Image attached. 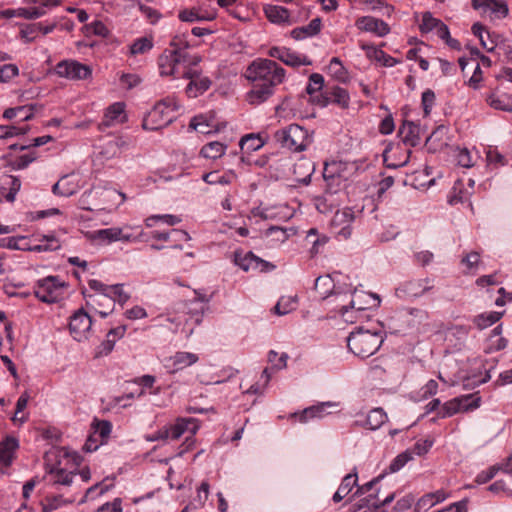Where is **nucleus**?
Wrapping results in <instances>:
<instances>
[{"mask_svg": "<svg viewBox=\"0 0 512 512\" xmlns=\"http://www.w3.org/2000/svg\"><path fill=\"white\" fill-rule=\"evenodd\" d=\"M181 77L189 80L185 87V93L189 98H196L204 94L212 85L211 79L203 75L196 66H188L184 69Z\"/></svg>", "mask_w": 512, "mask_h": 512, "instance_id": "6e6552de", "label": "nucleus"}, {"mask_svg": "<svg viewBox=\"0 0 512 512\" xmlns=\"http://www.w3.org/2000/svg\"><path fill=\"white\" fill-rule=\"evenodd\" d=\"M340 202L341 200L339 196L328 193L324 190L322 195H318L313 198L316 210L322 214L331 213L333 209L340 205Z\"/></svg>", "mask_w": 512, "mask_h": 512, "instance_id": "a878e982", "label": "nucleus"}, {"mask_svg": "<svg viewBox=\"0 0 512 512\" xmlns=\"http://www.w3.org/2000/svg\"><path fill=\"white\" fill-rule=\"evenodd\" d=\"M359 29L374 33L379 37H384L390 32L389 25L382 19L372 16H363L357 21Z\"/></svg>", "mask_w": 512, "mask_h": 512, "instance_id": "4be33fe9", "label": "nucleus"}, {"mask_svg": "<svg viewBox=\"0 0 512 512\" xmlns=\"http://www.w3.org/2000/svg\"><path fill=\"white\" fill-rule=\"evenodd\" d=\"M486 102L496 110L512 111V98L505 93H491L486 96Z\"/></svg>", "mask_w": 512, "mask_h": 512, "instance_id": "f704fd0d", "label": "nucleus"}, {"mask_svg": "<svg viewBox=\"0 0 512 512\" xmlns=\"http://www.w3.org/2000/svg\"><path fill=\"white\" fill-rule=\"evenodd\" d=\"M179 103L174 97H166L158 101L144 116L142 127L145 130L156 131L168 126L177 118Z\"/></svg>", "mask_w": 512, "mask_h": 512, "instance_id": "7ed1b4c3", "label": "nucleus"}, {"mask_svg": "<svg viewBox=\"0 0 512 512\" xmlns=\"http://www.w3.org/2000/svg\"><path fill=\"white\" fill-rule=\"evenodd\" d=\"M335 405L336 404L333 402H321L317 405L305 408L299 414L295 413L294 416H297L300 422L306 423L310 419L323 418L325 415L329 414L327 409Z\"/></svg>", "mask_w": 512, "mask_h": 512, "instance_id": "c85d7f7f", "label": "nucleus"}, {"mask_svg": "<svg viewBox=\"0 0 512 512\" xmlns=\"http://www.w3.org/2000/svg\"><path fill=\"white\" fill-rule=\"evenodd\" d=\"M274 137L282 147L293 152L304 151L311 142L308 131L298 124H290L276 131Z\"/></svg>", "mask_w": 512, "mask_h": 512, "instance_id": "423d86ee", "label": "nucleus"}, {"mask_svg": "<svg viewBox=\"0 0 512 512\" xmlns=\"http://www.w3.org/2000/svg\"><path fill=\"white\" fill-rule=\"evenodd\" d=\"M126 103L123 101L115 102L109 105L104 112V116L99 126L100 129L115 127L127 120Z\"/></svg>", "mask_w": 512, "mask_h": 512, "instance_id": "dca6fc26", "label": "nucleus"}, {"mask_svg": "<svg viewBox=\"0 0 512 512\" xmlns=\"http://www.w3.org/2000/svg\"><path fill=\"white\" fill-rule=\"evenodd\" d=\"M297 308V296H282L274 306V312L283 316Z\"/></svg>", "mask_w": 512, "mask_h": 512, "instance_id": "49530a36", "label": "nucleus"}, {"mask_svg": "<svg viewBox=\"0 0 512 512\" xmlns=\"http://www.w3.org/2000/svg\"><path fill=\"white\" fill-rule=\"evenodd\" d=\"M456 399L459 404V409L462 412L473 411L479 408L481 404V397L479 396L478 392L467 395H461L459 397H456Z\"/></svg>", "mask_w": 512, "mask_h": 512, "instance_id": "79ce46f5", "label": "nucleus"}, {"mask_svg": "<svg viewBox=\"0 0 512 512\" xmlns=\"http://www.w3.org/2000/svg\"><path fill=\"white\" fill-rule=\"evenodd\" d=\"M64 287L57 276H48L36 282L34 295L43 303H55L59 300Z\"/></svg>", "mask_w": 512, "mask_h": 512, "instance_id": "9d476101", "label": "nucleus"}, {"mask_svg": "<svg viewBox=\"0 0 512 512\" xmlns=\"http://www.w3.org/2000/svg\"><path fill=\"white\" fill-rule=\"evenodd\" d=\"M216 17L214 12H202L199 8L181 10L178 18L183 22L212 21Z\"/></svg>", "mask_w": 512, "mask_h": 512, "instance_id": "2f4dec72", "label": "nucleus"}, {"mask_svg": "<svg viewBox=\"0 0 512 512\" xmlns=\"http://www.w3.org/2000/svg\"><path fill=\"white\" fill-rule=\"evenodd\" d=\"M355 220V214L353 208L345 207L342 210L336 211L332 218V226L334 228H340L337 231V235L344 239H348L352 234V223Z\"/></svg>", "mask_w": 512, "mask_h": 512, "instance_id": "a211bd4d", "label": "nucleus"}, {"mask_svg": "<svg viewBox=\"0 0 512 512\" xmlns=\"http://www.w3.org/2000/svg\"><path fill=\"white\" fill-rule=\"evenodd\" d=\"M285 69L270 59L258 58L250 63L246 78L252 83L278 86L285 79Z\"/></svg>", "mask_w": 512, "mask_h": 512, "instance_id": "f03ea898", "label": "nucleus"}, {"mask_svg": "<svg viewBox=\"0 0 512 512\" xmlns=\"http://www.w3.org/2000/svg\"><path fill=\"white\" fill-rule=\"evenodd\" d=\"M37 6L23 7L18 9L17 15L25 19H38L46 14V8L60 5L61 0H33Z\"/></svg>", "mask_w": 512, "mask_h": 512, "instance_id": "412c9836", "label": "nucleus"}, {"mask_svg": "<svg viewBox=\"0 0 512 512\" xmlns=\"http://www.w3.org/2000/svg\"><path fill=\"white\" fill-rule=\"evenodd\" d=\"M355 298L351 299L348 304H344L339 307L338 312L342 317H345L349 312V309L356 308L358 311L373 309L380 306L381 300L379 295L374 293H361V295H357L356 293H352Z\"/></svg>", "mask_w": 512, "mask_h": 512, "instance_id": "ddd939ff", "label": "nucleus"}, {"mask_svg": "<svg viewBox=\"0 0 512 512\" xmlns=\"http://www.w3.org/2000/svg\"><path fill=\"white\" fill-rule=\"evenodd\" d=\"M175 370H181L185 367L191 366L198 361V356L191 352H176L171 358Z\"/></svg>", "mask_w": 512, "mask_h": 512, "instance_id": "a18cd8bd", "label": "nucleus"}, {"mask_svg": "<svg viewBox=\"0 0 512 512\" xmlns=\"http://www.w3.org/2000/svg\"><path fill=\"white\" fill-rule=\"evenodd\" d=\"M208 301L209 299L203 295L198 296L194 301L191 302V304L195 305V307L189 309L190 320L193 321L195 325L201 324L204 316L203 303H207Z\"/></svg>", "mask_w": 512, "mask_h": 512, "instance_id": "8fccbe9b", "label": "nucleus"}, {"mask_svg": "<svg viewBox=\"0 0 512 512\" xmlns=\"http://www.w3.org/2000/svg\"><path fill=\"white\" fill-rule=\"evenodd\" d=\"M268 54L270 57L276 58L291 67L309 66L312 64V61L306 55L296 53L286 47H271Z\"/></svg>", "mask_w": 512, "mask_h": 512, "instance_id": "2eb2a0df", "label": "nucleus"}, {"mask_svg": "<svg viewBox=\"0 0 512 512\" xmlns=\"http://www.w3.org/2000/svg\"><path fill=\"white\" fill-rule=\"evenodd\" d=\"M367 55L381 63L384 67H393L398 63L394 57L373 46L367 47Z\"/></svg>", "mask_w": 512, "mask_h": 512, "instance_id": "c03bdc74", "label": "nucleus"}, {"mask_svg": "<svg viewBox=\"0 0 512 512\" xmlns=\"http://www.w3.org/2000/svg\"><path fill=\"white\" fill-rule=\"evenodd\" d=\"M154 47V37L145 35L133 40L130 44V56L144 55L149 53Z\"/></svg>", "mask_w": 512, "mask_h": 512, "instance_id": "72a5a7b5", "label": "nucleus"}, {"mask_svg": "<svg viewBox=\"0 0 512 512\" xmlns=\"http://www.w3.org/2000/svg\"><path fill=\"white\" fill-rule=\"evenodd\" d=\"M410 460H412V455L409 451H404L398 454L390 463L388 467V471L390 473L398 472L402 469Z\"/></svg>", "mask_w": 512, "mask_h": 512, "instance_id": "69168bd1", "label": "nucleus"}, {"mask_svg": "<svg viewBox=\"0 0 512 512\" xmlns=\"http://www.w3.org/2000/svg\"><path fill=\"white\" fill-rule=\"evenodd\" d=\"M433 288L432 280L430 278L412 279L404 282L397 288L398 296L408 298H417Z\"/></svg>", "mask_w": 512, "mask_h": 512, "instance_id": "f3484780", "label": "nucleus"}, {"mask_svg": "<svg viewBox=\"0 0 512 512\" xmlns=\"http://www.w3.org/2000/svg\"><path fill=\"white\" fill-rule=\"evenodd\" d=\"M344 164L333 161L326 163L323 169L322 177L324 180L323 190L338 196L344 187L346 177L343 174Z\"/></svg>", "mask_w": 512, "mask_h": 512, "instance_id": "1a4fd4ad", "label": "nucleus"}, {"mask_svg": "<svg viewBox=\"0 0 512 512\" xmlns=\"http://www.w3.org/2000/svg\"><path fill=\"white\" fill-rule=\"evenodd\" d=\"M388 419V416L386 412L380 408H373L371 409L364 422L355 421V425L364 426L370 430H377L379 429Z\"/></svg>", "mask_w": 512, "mask_h": 512, "instance_id": "c756f323", "label": "nucleus"}, {"mask_svg": "<svg viewBox=\"0 0 512 512\" xmlns=\"http://www.w3.org/2000/svg\"><path fill=\"white\" fill-rule=\"evenodd\" d=\"M161 221L168 226H174L181 222V218L172 214L152 215L146 219V225L152 227L155 222Z\"/></svg>", "mask_w": 512, "mask_h": 512, "instance_id": "e2e57ef3", "label": "nucleus"}, {"mask_svg": "<svg viewBox=\"0 0 512 512\" xmlns=\"http://www.w3.org/2000/svg\"><path fill=\"white\" fill-rule=\"evenodd\" d=\"M20 188L21 181L16 176L8 175L2 181V189L8 190V192L4 195L6 201L8 202H13L15 200L16 195Z\"/></svg>", "mask_w": 512, "mask_h": 512, "instance_id": "37998d69", "label": "nucleus"}, {"mask_svg": "<svg viewBox=\"0 0 512 512\" xmlns=\"http://www.w3.org/2000/svg\"><path fill=\"white\" fill-rule=\"evenodd\" d=\"M125 331H126V326L125 325H120L116 328H113L111 329L107 335H106V339L105 341L102 342L101 344V351L100 353H104V354H108L110 353L113 348H114V345L117 341V339H120L124 336L125 334Z\"/></svg>", "mask_w": 512, "mask_h": 512, "instance_id": "58836bf2", "label": "nucleus"}, {"mask_svg": "<svg viewBox=\"0 0 512 512\" xmlns=\"http://www.w3.org/2000/svg\"><path fill=\"white\" fill-rule=\"evenodd\" d=\"M436 96L433 90L426 89L421 96V106L423 108L424 116L427 117L431 114L432 108L435 105Z\"/></svg>", "mask_w": 512, "mask_h": 512, "instance_id": "338daca9", "label": "nucleus"}, {"mask_svg": "<svg viewBox=\"0 0 512 512\" xmlns=\"http://www.w3.org/2000/svg\"><path fill=\"white\" fill-rule=\"evenodd\" d=\"M227 146L218 141H212L205 144L201 150L200 155L207 159H218L225 154Z\"/></svg>", "mask_w": 512, "mask_h": 512, "instance_id": "ea45409f", "label": "nucleus"}, {"mask_svg": "<svg viewBox=\"0 0 512 512\" xmlns=\"http://www.w3.org/2000/svg\"><path fill=\"white\" fill-rule=\"evenodd\" d=\"M170 45L173 49H165L158 58L159 71L162 76L181 77L184 69L188 66H197L201 62V56L191 55L187 52L189 48L187 41L176 36Z\"/></svg>", "mask_w": 512, "mask_h": 512, "instance_id": "f257e3e1", "label": "nucleus"}, {"mask_svg": "<svg viewBox=\"0 0 512 512\" xmlns=\"http://www.w3.org/2000/svg\"><path fill=\"white\" fill-rule=\"evenodd\" d=\"M234 263L245 272L252 270L264 272L274 268V265L256 256L253 252L243 253L242 251H235Z\"/></svg>", "mask_w": 512, "mask_h": 512, "instance_id": "4468645a", "label": "nucleus"}, {"mask_svg": "<svg viewBox=\"0 0 512 512\" xmlns=\"http://www.w3.org/2000/svg\"><path fill=\"white\" fill-rule=\"evenodd\" d=\"M504 315V311L497 312V311H490L486 313H481L479 315H476L473 318V324L479 329L483 330L486 329L496 322H498L502 316Z\"/></svg>", "mask_w": 512, "mask_h": 512, "instance_id": "c9c22d12", "label": "nucleus"}, {"mask_svg": "<svg viewBox=\"0 0 512 512\" xmlns=\"http://www.w3.org/2000/svg\"><path fill=\"white\" fill-rule=\"evenodd\" d=\"M324 77L319 73H312L309 76V81L306 86V92L311 97V101L313 102V97H315L317 92H322L324 87Z\"/></svg>", "mask_w": 512, "mask_h": 512, "instance_id": "3c124183", "label": "nucleus"}, {"mask_svg": "<svg viewBox=\"0 0 512 512\" xmlns=\"http://www.w3.org/2000/svg\"><path fill=\"white\" fill-rule=\"evenodd\" d=\"M197 426L194 423L193 419H184L180 418L176 421L175 424L171 425L169 428H166L164 431H160L158 436L154 439H179L183 433L187 430H190L192 433H195Z\"/></svg>", "mask_w": 512, "mask_h": 512, "instance_id": "aec40b11", "label": "nucleus"}, {"mask_svg": "<svg viewBox=\"0 0 512 512\" xmlns=\"http://www.w3.org/2000/svg\"><path fill=\"white\" fill-rule=\"evenodd\" d=\"M54 475V485L70 486L73 483V477L75 472H66L62 468H52L49 472Z\"/></svg>", "mask_w": 512, "mask_h": 512, "instance_id": "4d7b16f0", "label": "nucleus"}, {"mask_svg": "<svg viewBox=\"0 0 512 512\" xmlns=\"http://www.w3.org/2000/svg\"><path fill=\"white\" fill-rule=\"evenodd\" d=\"M188 128L201 134H210L212 132V125L208 122L207 117L204 115L194 116L191 119Z\"/></svg>", "mask_w": 512, "mask_h": 512, "instance_id": "864d4df0", "label": "nucleus"}, {"mask_svg": "<svg viewBox=\"0 0 512 512\" xmlns=\"http://www.w3.org/2000/svg\"><path fill=\"white\" fill-rule=\"evenodd\" d=\"M384 342L381 331L365 330L362 327L352 331L347 338L348 349L360 358L375 354Z\"/></svg>", "mask_w": 512, "mask_h": 512, "instance_id": "20e7f679", "label": "nucleus"}, {"mask_svg": "<svg viewBox=\"0 0 512 512\" xmlns=\"http://www.w3.org/2000/svg\"><path fill=\"white\" fill-rule=\"evenodd\" d=\"M42 29V23H32L22 26L20 36L26 43H31L35 40L36 34Z\"/></svg>", "mask_w": 512, "mask_h": 512, "instance_id": "0e129e2a", "label": "nucleus"}, {"mask_svg": "<svg viewBox=\"0 0 512 512\" xmlns=\"http://www.w3.org/2000/svg\"><path fill=\"white\" fill-rule=\"evenodd\" d=\"M38 240L40 243L31 247V251L47 252L56 251L61 248L60 241L55 237L54 234L39 235Z\"/></svg>", "mask_w": 512, "mask_h": 512, "instance_id": "e433bc0d", "label": "nucleus"}, {"mask_svg": "<svg viewBox=\"0 0 512 512\" xmlns=\"http://www.w3.org/2000/svg\"><path fill=\"white\" fill-rule=\"evenodd\" d=\"M53 72L60 78L70 81L88 80L92 78V68L74 59H64L58 62Z\"/></svg>", "mask_w": 512, "mask_h": 512, "instance_id": "0eeeda50", "label": "nucleus"}, {"mask_svg": "<svg viewBox=\"0 0 512 512\" xmlns=\"http://www.w3.org/2000/svg\"><path fill=\"white\" fill-rule=\"evenodd\" d=\"M112 425L109 421L102 420L92 424V432L100 439V444L105 442V439L111 433Z\"/></svg>", "mask_w": 512, "mask_h": 512, "instance_id": "bf43d9fd", "label": "nucleus"}, {"mask_svg": "<svg viewBox=\"0 0 512 512\" xmlns=\"http://www.w3.org/2000/svg\"><path fill=\"white\" fill-rule=\"evenodd\" d=\"M72 503V499H64L62 495L47 496L45 500L41 502L42 512H53L62 506Z\"/></svg>", "mask_w": 512, "mask_h": 512, "instance_id": "09e8293b", "label": "nucleus"}, {"mask_svg": "<svg viewBox=\"0 0 512 512\" xmlns=\"http://www.w3.org/2000/svg\"><path fill=\"white\" fill-rule=\"evenodd\" d=\"M234 177L233 173H226L224 175L219 176L217 172L212 171L202 175V180L209 185H228L231 183L232 178Z\"/></svg>", "mask_w": 512, "mask_h": 512, "instance_id": "5fc2aeb1", "label": "nucleus"}, {"mask_svg": "<svg viewBox=\"0 0 512 512\" xmlns=\"http://www.w3.org/2000/svg\"><path fill=\"white\" fill-rule=\"evenodd\" d=\"M322 28V20L319 17H316L310 21L308 25L296 27L291 32L290 35L294 40H304L306 38L313 37L320 33Z\"/></svg>", "mask_w": 512, "mask_h": 512, "instance_id": "cd10ccee", "label": "nucleus"}, {"mask_svg": "<svg viewBox=\"0 0 512 512\" xmlns=\"http://www.w3.org/2000/svg\"><path fill=\"white\" fill-rule=\"evenodd\" d=\"M19 75V68L15 64L0 65V83H5Z\"/></svg>", "mask_w": 512, "mask_h": 512, "instance_id": "774afa93", "label": "nucleus"}, {"mask_svg": "<svg viewBox=\"0 0 512 512\" xmlns=\"http://www.w3.org/2000/svg\"><path fill=\"white\" fill-rule=\"evenodd\" d=\"M358 482V473L357 468L354 467L351 473L344 476L341 481V484L338 487V490L345 495H348L354 486H357Z\"/></svg>", "mask_w": 512, "mask_h": 512, "instance_id": "13d9d810", "label": "nucleus"}, {"mask_svg": "<svg viewBox=\"0 0 512 512\" xmlns=\"http://www.w3.org/2000/svg\"><path fill=\"white\" fill-rule=\"evenodd\" d=\"M92 326V319L90 315L83 309L80 308L73 313L70 317L69 330L72 337L76 341H82L88 338Z\"/></svg>", "mask_w": 512, "mask_h": 512, "instance_id": "f8f14e48", "label": "nucleus"}, {"mask_svg": "<svg viewBox=\"0 0 512 512\" xmlns=\"http://www.w3.org/2000/svg\"><path fill=\"white\" fill-rule=\"evenodd\" d=\"M399 134L405 145L415 147L420 141V126L411 121H404L400 127Z\"/></svg>", "mask_w": 512, "mask_h": 512, "instance_id": "bb28decb", "label": "nucleus"}, {"mask_svg": "<svg viewBox=\"0 0 512 512\" xmlns=\"http://www.w3.org/2000/svg\"><path fill=\"white\" fill-rule=\"evenodd\" d=\"M341 276V273L334 272L332 275L328 274L316 278L314 288L323 300L332 296L341 297L356 293V288L353 289L351 283L340 282L339 278Z\"/></svg>", "mask_w": 512, "mask_h": 512, "instance_id": "39448f33", "label": "nucleus"}, {"mask_svg": "<svg viewBox=\"0 0 512 512\" xmlns=\"http://www.w3.org/2000/svg\"><path fill=\"white\" fill-rule=\"evenodd\" d=\"M313 103L320 107L335 104L342 109H347L350 104L348 91L340 86H327L321 93L313 97Z\"/></svg>", "mask_w": 512, "mask_h": 512, "instance_id": "9b49d317", "label": "nucleus"}, {"mask_svg": "<svg viewBox=\"0 0 512 512\" xmlns=\"http://www.w3.org/2000/svg\"><path fill=\"white\" fill-rule=\"evenodd\" d=\"M265 144V141L259 134H247L239 141L241 150L250 153L259 150Z\"/></svg>", "mask_w": 512, "mask_h": 512, "instance_id": "a19ab883", "label": "nucleus"}, {"mask_svg": "<svg viewBox=\"0 0 512 512\" xmlns=\"http://www.w3.org/2000/svg\"><path fill=\"white\" fill-rule=\"evenodd\" d=\"M88 286L90 289L94 290L97 292L96 295H86L84 293V296L85 298L87 299V304L88 305H94V304H100V305H103V300H109L107 297H106V288L108 287V285L102 283L101 281L99 280H96V279H91L88 281Z\"/></svg>", "mask_w": 512, "mask_h": 512, "instance_id": "473e14b6", "label": "nucleus"}, {"mask_svg": "<svg viewBox=\"0 0 512 512\" xmlns=\"http://www.w3.org/2000/svg\"><path fill=\"white\" fill-rule=\"evenodd\" d=\"M18 448L19 441L13 436H6L2 441H0V466L6 468L10 467Z\"/></svg>", "mask_w": 512, "mask_h": 512, "instance_id": "393cba45", "label": "nucleus"}, {"mask_svg": "<svg viewBox=\"0 0 512 512\" xmlns=\"http://www.w3.org/2000/svg\"><path fill=\"white\" fill-rule=\"evenodd\" d=\"M263 12L266 18L273 24L277 25H292L290 11L282 6L265 4L263 6Z\"/></svg>", "mask_w": 512, "mask_h": 512, "instance_id": "5701e85b", "label": "nucleus"}, {"mask_svg": "<svg viewBox=\"0 0 512 512\" xmlns=\"http://www.w3.org/2000/svg\"><path fill=\"white\" fill-rule=\"evenodd\" d=\"M155 381L156 379L152 375H143L135 378L132 383L137 386V389L130 391V398H133L134 396L140 397L143 395L146 389H151L153 387Z\"/></svg>", "mask_w": 512, "mask_h": 512, "instance_id": "de8ad7c7", "label": "nucleus"}, {"mask_svg": "<svg viewBox=\"0 0 512 512\" xmlns=\"http://www.w3.org/2000/svg\"><path fill=\"white\" fill-rule=\"evenodd\" d=\"M37 159V154L32 151L23 155H20L10 162V166L13 170H22L29 166L33 161Z\"/></svg>", "mask_w": 512, "mask_h": 512, "instance_id": "052dcab7", "label": "nucleus"}, {"mask_svg": "<svg viewBox=\"0 0 512 512\" xmlns=\"http://www.w3.org/2000/svg\"><path fill=\"white\" fill-rule=\"evenodd\" d=\"M328 72L338 82L348 83L350 80L348 70L344 67L342 61L338 57H333L330 60Z\"/></svg>", "mask_w": 512, "mask_h": 512, "instance_id": "4c0bfd02", "label": "nucleus"}, {"mask_svg": "<svg viewBox=\"0 0 512 512\" xmlns=\"http://www.w3.org/2000/svg\"><path fill=\"white\" fill-rule=\"evenodd\" d=\"M306 241L312 245L311 253L317 254L319 252V247L325 245L328 242V237L319 235V232L316 228H311L306 235Z\"/></svg>", "mask_w": 512, "mask_h": 512, "instance_id": "603ef678", "label": "nucleus"}, {"mask_svg": "<svg viewBox=\"0 0 512 512\" xmlns=\"http://www.w3.org/2000/svg\"><path fill=\"white\" fill-rule=\"evenodd\" d=\"M458 412L461 411L455 397L441 405L439 411L437 412V418H448L457 414Z\"/></svg>", "mask_w": 512, "mask_h": 512, "instance_id": "680f3d73", "label": "nucleus"}, {"mask_svg": "<svg viewBox=\"0 0 512 512\" xmlns=\"http://www.w3.org/2000/svg\"><path fill=\"white\" fill-rule=\"evenodd\" d=\"M105 295L109 299L103 300V304L107 303V309L97 310L95 308V311L103 318L107 317L113 311L115 303L123 306V304L128 300V294L124 292V284L108 285Z\"/></svg>", "mask_w": 512, "mask_h": 512, "instance_id": "6ab92c4d", "label": "nucleus"}, {"mask_svg": "<svg viewBox=\"0 0 512 512\" xmlns=\"http://www.w3.org/2000/svg\"><path fill=\"white\" fill-rule=\"evenodd\" d=\"M171 238L172 236L170 234V230L166 232L152 231L150 235H146L142 233L141 227L130 228V242L136 240L145 242H149L150 240H157L171 244Z\"/></svg>", "mask_w": 512, "mask_h": 512, "instance_id": "7c9ffc66", "label": "nucleus"}, {"mask_svg": "<svg viewBox=\"0 0 512 512\" xmlns=\"http://www.w3.org/2000/svg\"><path fill=\"white\" fill-rule=\"evenodd\" d=\"M130 8H138V10L152 24H154L160 18V14L157 12V10L145 5L142 3V0H130Z\"/></svg>", "mask_w": 512, "mask_h": 512, "instance_id": "6e6d98bb", "label": "nucleus"}, {"mask_svg": "<svg viewBox=\"0 0 512 512\" xmlns=\"http://www.w3.org/2000/svg\"><path fill=\"white\" fill-rule=\"evenodd\" d=\"M275 87L273 85L252 83L251 90L247 92L246 100L251 105H260L275 93Z\"/></svg>", "mask_w": 512, "mask_h": 512, "instance_id": "b1692460", "label": "nucleus"}]
</instances>
